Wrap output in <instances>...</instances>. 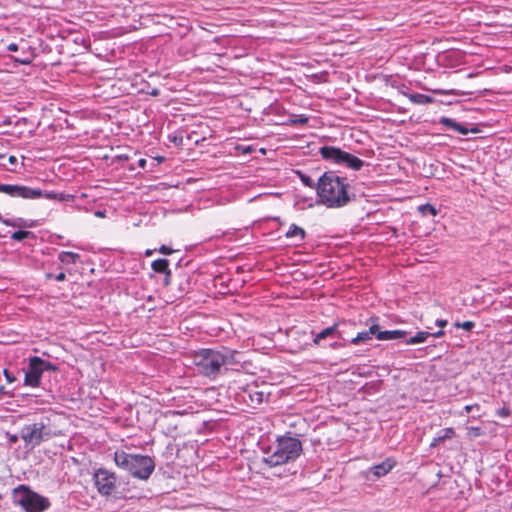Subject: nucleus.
Listing matches in <instances>:
<instances>
[{"label":"nucleus","mask_w":512,"mask_h":512,"mask_svg":"<svg viewBox=\"0 0 512 512\" xmlns=\"http://www.w3.org/2000/svg\"><path fill=\"white\" fill-rule=\"evenodd\" d=\"M349 189L346 178L339 177L333 171L325 172L316 183L318 203L328 208L344 207L355 198Z\"/></svg>","instance_id":"1"},{"label":"nucleus","mask_w":512,"mask_h":512,"mask_svg":"<svg viewBox=\"0 0 512 512\" xmlns=\"http://www.w3.org/2000/svg\"><path fill=\"white\" fill-rule=\"evenodd\" d=\"M39 4L34 3V9L37 8V13H34V18L38 17V27L40 36L37 37L38 47L34 45V67L41 66L46 68L48 65H54L56 61L54 59H44L40 56L43 54L44 57L53 51V44L55 42L54 32L56 27H52L49 23L50 18L45 8H50L54 5L55 0H41Z\"/></svg>","instance_id":"2"},{"label":"nucleus","mask_w":512,"mask_h":512,"mask_svg":"<svg viewBox=\"0 0 512 512\" xmlns=\"http://www.w3.org/2000/svg\"><path fill=\"white\" fill-rule=\"evenodd\" d=\"M237 351L201 349L193 354L192 360L198 373L209 378H216L222 369L238 363Z\"/></svg>","instance_id":"3"},{"label":"nucleus","mask_w":512,"mask_h":512,"mask_svg":"<svg viewBox=\"0 0 512 512\" xmlns=\"http://www.w3.org/2000/svg\"><path fill=\"white\" fill-rule=\"evenodd\" d=\"M116 466L132 477L140 480H148L155 470V461L148 455L130 454L123 450L114 453Z\"/></svg>","instance_id":"4"},{"label":"nucleus","mask_w":512,"mask_h":512,"mask_svg":"<svg viewBox=\"0 0 512 512\" xmlns=\"http://www.w3.org/2000/svg\"><path fill=\"white\" fill-rule=\"evenodd\" d=\"M302 452V443L293 437H281L271 453H267L264 462L273 466L282 465L296 460Z\"/></svg>","instance_id":"5"},{"label":"nucleus","mask_w":512,"mask_h":512,"mask_svg":"<svg viewBox=\"0 0 512 512\" xmlns=\"http://www.w3.org/2000/svg\"><path fill=\"white\" fill-rule=\"evenodd\" d=\"M319 153L324 160L344 165L355 171L360 170L364 166L363 160L334 146H323L320 148Z\"/></svg>","instance_id":"6"},{"label":"nucleus","mask_w":512,"mask_h":512,"mask_svg":"<svg viewBox=\"0 0 512 512\" xmlns=\"http://www.w3.org/2000/svg\"><path fill=\"white\" fill-rule=\"evenodd\" d=\"M97 491L103 496L112 494L116 487V475L104 468H99L93 475Z\"/></svg>","instance_id":"7"},{"label":"nucleus","mask_w":512,"mask_h":512,"mask_svg":"<svg viewBox=\"0 0 512 512\" xmlns=\"http://www.w3.org/2000/svg\"><path fill=\"white\" fill-rule=\"evenodd\" d=\"M36 416V413H34ZM55 418V415L51 412L46 414H41L39 418L34 417V440L38 441L48 439L53 434H55V430L52 428V419Z\"/></svg>","instance_id":"8"},{"label":"nucleus","mask_w":512,"mask_h":512,"mask_svg":"<svg viewBox=\"0 0 512 512\" xmlns=\"http://www.w3.org/2000/svg\"><path fill=\"white\" fill-rule=\"evenodd\" d=\"M13 503L25 512H32V491L28 486L19 485L12 493Z\"/></svg>","instance_id":"9"},{"label":"nucleus","mask_w":512,"mask_h":512,"mask_svg":"<svg viewBox=\"0 0 512 512\" xmlns=\"http://www.w3.org/2000/svg\"><path fill=\"white\" fill-rule=\"evenodd\" d=\"M395 464L396 462L393 459L386 458L380 464L374 465L368 470H366L364 472V476L368 481H376L380 477L385 476L387 473H389L393 469Z\"/></svg>","instance_id":"10"},{"label":"nucleus","mask_w":512,"mask_h":512,"mask_svg":"<svg viewBox=\"0 0 512 512\" xmlns=\"http://www.w3.org/2000/svg\"><path fill=\"white\" fill-rule=\"evenodd\" d=\"M43 198H46L55 204L56 201H59V202L68 201L69 199L72 198V196L69 194H63V193L58 194V193H54V192L43 193V191L41 189L34 188V207H40L42 205L41 201Z\"/></svg>","instance_id":"11"},{"label":"nucleus","mask_w":512,"mask_h":512,"mask_svg":"<svg viewBox=\"0 0 512 512\" xmlns=\"http://www.w3.org/2000/svg\"><path fill=\"white\" fill-rule=\"evenodd\" d=\"M0 192L12 197L32 198V189L26 186L0 184Z\"/></svg>","instance_id":"12"},{"label":"nucleus","mask_w":512,"mask_h":512,"mask_svg":"<svg viewBox=\"0 0 512 512\" xmlns=\"http://www.w3.org/2000/svg\"><path fill=\"white\" fill-rule=\"evenodd\" d=\"M56 368L47 361L42 360L40 357L34 356V387L39 385L40 378L43 372L55 370Z\"/></svg>","instance_id":"13"},{"label":"nucleus","mask_w":512,"mask_h":512,"mask_svg":"<svg viewBox=\"0 0 512 512\" xmlns=\"http://www.w3.org/2000/svg\"><path fill=\"white\" fill-rule=\"evenodd\" d=\"M372 324L370 325L369 329L368 330H365V331H362V332H359L356 337H354L352 340H351V343L353 344H359L361 342H366L368 340H370L372 338V336H375L377 338V333H378V324H377V321H378V318H371L370 319Z\"/></svg>","instance_id":"14"},{"label":"nucleus","mask_w":512,"mask_h":512,"mask_svg":"<svg viewBox=\"0 0 512 512\" xmlns=\"http://www.w3.org/2000/svg\"><path fill=\"white\" fill-rule=\"evenodd\" d=\"M406 335H407V332L404 330L382 331V330H380V327L378 326L377 339L381 340V341L402 339V338H405Z\"/></svg>","instance_id":"15"},{"label":"nucleus","mask_w":512,"mask_h":512,"mask_svg":"<svg viewBox=\"0 0 512 512\" xmlns=\"http://www.w3.org/2000/svg\"><path fill=\"white\" fill-rule=\"evenodd\" d=\"M439 122L442 125H444L445 127L452 129V130L458 132L459 134L467 135L469 133V129L465 125H463L459 122H456L452 118L442 117Z\"/></svg>","instance_id":"16"},{"label":"nucleus","mask_w":512,"mask_h":512,"mask_svg":"<svg viewBox=\"0 0 512 512\" xmlns=\"http://www.w3.org/2000/svg\"><path fill=\"white\" fill-rule=\"evenodd\" d=\"M337 327L338 323H335L334 325L327 327L320 331L319 333H317L313 339L314 344L318 345L320 341L323 339L339 335Z\"/></svg>","instance_id":"17"},{"label":"nucleus","mask_w":512,"mask_h":512,"mask_svg":"<svg viewBox=\"0 0 512 512\" xmlns=\"http://www.w3.org/2000/svg\"><path fill=\"white\" fill-rule=\"evenodd\" d=\"M51 506L48 498L34 492V512H43Z\"/></svg>","instance_id":"18"},{"label":"nucleus","mask_w":512,"mask_h":512,"mask_svg":"<svg viewBox=\"0 0 512 512\" xmlns=\"http://www.w3.org/2000/svg\"><path fill=\"white\" fill-rule=\"evenodd\" d=\"M411 102L418 105H426L433 102V98L420 93L405 94Z\"/></svg>","instance_id":"19"},{"label":"nucleus","mask_w":512,"mask_h":512,"mask_svg":"<svg viewBox=\"0 0 512 512\" xmlns=\"http://www.w3.org/2000/svg\"><path fill=\"white\" fill-rule=\"evenodd\" d=\"M305 235H306L305 230L303 228L297 226L296 224H292L285 234V236L287 238H293V237L298 236L299 241H303L305 238Z\"/></svg>","instance_id":"20"},{"label":"nucleus","mask_w":512,"mask_h":512,"mask_svg":"<svg viewBox=\"0 0 512 512\" xmlns=\"http://www.w3.org/2000/svg\"><path fill=\"white\" fill-rule=\"evenodd\" d=\"M431 336L430 332L427 331H419L417 334L413 337H410L406 340V344L408 345H415L419 343H423L427 340L428 337Z\"/></svg>","instance_id":"21"},{"label":"nucleus","mask_w":512,"mask_h":512,"mask_svg":"<svg viewBox=\"0 0 512 512\" xmlns=\"http://www.w3.org/2000/svg\"><path fill=\"white\" fill-rule=\"evenodd\" d=\"M151 267L157 273H165L169 270V261L164 258L157 259L152 262Z\"/></svg>","instance_id":"22"},{"label":"nucleus","mask_w":512,"mask_h":512,"mask_svg":"<svg viewBox=\"0 0 512 512\" xmlns=\"http://www.w3.org/2000/svg\"><path fill=\"white\" fill-rule=\"evenodd\" d=\"M444 434L443 435H440L438 437H435L430 446L431 447H436L439 443L443 442L445 439H449V438H452L453 435H454V430L453 428H446L444 431Z\"/></svg>","instance_id":"23"},{"label":"nucleus","mask_w":512,"mask_h":512,"mask_svg":"<svg viewBox=\"0 0 512 512\" xmlns=\"http://www.w3.org/2000/svg\"><path fill=\"white\" fill-rule=\"evenodd\" d=\"M79 258V255L73 252H61L59 254V259L64 264L75 263Z\"/></svg>","instance_id":"24"},{"label":"nucleus","mask_w":512,"mask_h":512,"mask_svg":"<svg viewBox=\"0 0 512 512\" xmlns=\"http://www.w3.org/2000/svg\"><path fill=\"white\" fill-rule=\"evenodd\" d=\"M418 210L423 215H427V214H430L432 216H436L437 215L436 208L433 205L429 204V203L420 205L418 207Z\"/></svg>","instance_id":"25"},{"label":"nucleus","mask_w":512,"mask_h":512,"mask_svg":"<svg viewBox=\"0 0 512 512\" xmlns=\"http://www.w3.org/2000/svg\"><path fill=\"white\" fill-rule=\"evenodd\" d=\"M26 384L32 385V357L27 358V367L25 372Z\"/></svg>","instance_id":"26"},{"label":"nucleus","mask_w":512,"mask_h":512,"mask_svg":"<svg viewBox=\"0 0 512 512\" xmlns=\"http://www.w3.org/2000/svg\"><path fill=\"white\" fill-rule=\"evenodd\" d=\"M302 183L309 188H316V183L312 180V178L304 173L298 172Z\"/></svg>","instance_id":"27"},{"label":"nucleus","mask_w":512,"mask_h":512,"mask_svg":"<svg viewBox=\"0 0 512 512\" xmlns=\"http://www.w3.org/2000/svg\"><path fill=\"white\" fill-rule=\"evenodd\" d=\"M454 326L457 327V328H462V329H464L466 331H471L475 327V323L472 322V321H465V322H462V323L456 322L454 324Z\"/></svg>","instance_id":"28"},{"label":"nucleus","mask_w":512,"mask_h":512,"mask_svg":"<svg viewBox=\"0 0 512 512\" xmlns=\"http://www.w3.org/2000/svg\"><path fill=\"white\" fill-rule=\"evenodd\" d=\"M21 437L25 441L26 444H30L32 442V429L26 428L21 432Z\"/></svg>","instance_id":"29"},{"label":"nucleus","mask_w":512,"mask_h":512,"mask_svg":"<svg viewBox=\"0 0 512 512\" xmlns=\"http://www.w3.org/2000/svg\"><path fill=\"white\" fill-rule=\"evenodd\" d=\"M29 234H30L29 231L19 230V231H16L13 233L12 238L14 240L20 241V240L27 238L29 236Z\"/></svg>","instance_id":"30"},{"label":"nucleus","mask_w":512,"mask_h":512,"mask_svg":"<svg viewBox=\"0 0 512 512\" xmlns=\"http://www.w3.org/2000/svg\"><path fill=\"white\" fill-rule=\"evenodd\" d=\"M251 401L256 402L258 404L263 402L264 399V393L263 392H255V398L252 396V394H249Z\"/></svg>","instance_id":"31"},{"label":"nucleus","mask_w":512,"mask_h":512,"mask_svg":"<svg viewBox=\"0 0 512 512\" xmlns=\"http://www.w3.org/2000/svg\"><path fill=\"white\" fill-rule=\"evenodd\" d=\"M470 435L474 437H478L482 434V430L479 427H469L468 428Z\"/></svg>","instance_id":"32"},{"label":"nucleus","mask_w":512,"mask_h":512,"mask_svg":"<svg viewBox=\"0 0 512 512\" xmlns=\"http://www.w3.org/2000/svg\"><path fill=\"white\" fill-rule=\"evenodd\" d=\"M158 251L162 254H165V255H169L173 252V250L169 247H167L166 245H162L160 246V248L158 249Z\"/></svg>","instance_id":"33"},{"label":"nucleus","mask_w":512,"mask_h":512,"mask_svg":"<svg viewBox=\"0 0 512 512\" xmlns=\"http://www.w3.org/2000/svg\"><path fill=\"white\" fill-rule=\"evenodd\" d=\"M165 275L164 277V285L165 286H168L170 284V281H171V270L169 269L168 271H166L165 273H163Z\"/></svg>","instance_id":"34"},{"label":"nucleus","mask_w":512,"mask_h":512,"mask_svg":"<svg viewBox=\"0 0 512 512\" xmlns=\"http://www.w3.org/2000/svg\"><path fill=\"white\" fill-rule=\"evenodd\" d=\"M294 123L306 124L308 122V118L304 116H300L298 119L293 121Z\"/></svg>","instance_id":"35"},{"label":"nucleus","mask_w":512,"mask_h":512,"mask_svg":"<svg viewBox=\"0 0 512 512\" xmlns=\"http://www.w3.org/2000/svg\"><path fill=\"white\" fill-rule=\"evenodd\" d=\"M65 278H66V275H65V273H64V272H60V273H58V274L55 276V279H56L57 281H64V280H65Z\"/></svg>","instance_id":"36"},{"label":"nucleus","mask_w":512,"mask_h":512,"mask_svg":"<svg viewBox=\"0 0 512 512\" xmlns=\"http://www.w3.org/2000/svg\"><path fill=\"white\" fill-rule=\"evenodd\" d=\"M17 161H18V160H17V158H16L15 156H12V155H11V156H9V157H8V162H9L11 165H13V166L17 163Z\"/></svg>","instance_id":"37"},{"label":"nucleus","mask_w":512,"mask_h":512,"mask_svg":"<svg viewBox=\"0 0 512 512\" xmlns=\"http://www.w3.org/2000/svg\"><path fill=\"white\" fill-rule=\"evenodd\" d=\"M445 334V332L443 330H439L435 333H431V336L433 337H442L443 335Z\"/></svg>","instance_id":"38"},{"label":"nucleus","mask_w":512,"mask_h":512,"mask_svg":"<svg viewBox=\"0 0 512 512\" xmlns=\"http://www.w3.org/2000/svg\"><path fill=\"white\" fill-rule=\"evenodd\" d=\"M436 325H438L440 327H444L447 325V321L446 320H437Z\"/></svg>","instance_id":"39"},{"label":"nucleus","mask_w":512,"mask_h":512,"mask_svg":"<svg viewBox=\"0 0 512 512\" xmlns=\"http://www.w3.org/2000/svg\"><path fill=\"white\" fill-rule=\"evenodd\" d=\"M138 165H139L140 167L144 168V167H145V165H146V160H145V159H140V160L138 161Z\"/></svg>","instance_id":"40"},{"label":"nucleus","mask_w":512,"mask_h":512,"mask_svg":"<svg viewBox=\"0 0 512 512\" xmlns=\"http://www.w3.org/2000/svg\"><path fill=\"white\" fill-rule=\"evenodd\" d=\"M95 215H96V216H98V217H104V216H105V213H104L103 211H97V212L95 213Z\"/></svg>","instance_id":"41"},{"label":"nucleus","mask_w":512,"mask_h":512,"mask_svg":"<svg viewBox=\"0 0 512 512\" xmlns=\"http://www.w3.org/2000/svg\"><path fill=\"white\" fill-rule=\"evenodd\" d=\"M152 253H153V251L149 250V249L145 252L146 256H150V255H152Z\"/></svg>","instance_id":"42"},{"label":"nucleus","mask_w":512,"mask_h":512,"mask_svg":"<svg viewBox=\"0 0 512 512\" xmlns=\"http://www.w3.org/2000/svg\"><path fill=\"white\" fill-rule=\"evenodd\" d=\"M9 49H10V50H16V46H15L14 44H11V45L9 46Z\"/></svg>","instance_id":"43"},{"label":"nucleus","mask_w":512,"mask_h":512,"mask_svg":"<svg viewBox=\"0 0 512 512\" xmlns=\"http://www.w3.org/2000/svg\"><path fill=\"white\" fill-rule=\"evenodd\" d=\"M45 276H46L47 279H50V278H52L53 275L51 273H46Z\"/></svg>","instance_id":"44"},{"label":"nucleus","mask_w":512,"mask_h":512,"mask_svg":"<svg viewBox=\"0 0 512 512\" xmlns=\"http://www.w3.org/2000/svg\"><path fill=\"white\" fill-rule=\"evenodd\" d=\"M465 409H466L467 412H470L471 409H472V406H466Z\"/></svg>","instance_id":"45"},{"label":"nucleus","mask_w":512,"mask_h":512,"mask_svg":"<svg viewBox=\"0 0 512 512\" xmlns=\"http://www.w3.org/2000/svg\"><path fill=\"white\" fill-rule=\"evenodd\" d=\"M501 414H502V415H507V413L505 412V409H503V410L501 411Z\"/></svg>","instance_id":"46"}]
</instances>
